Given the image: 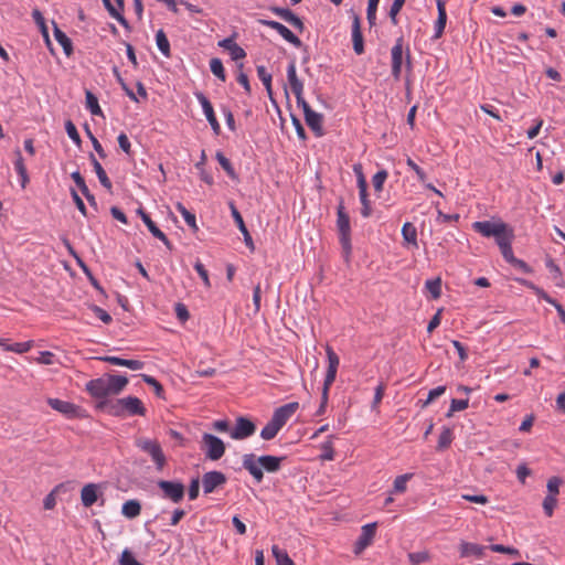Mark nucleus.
Listing matches in <instances>:
<instances>
[{"label":"nucleus","instance_id":"1","mask_svg":"<svg viewBox=\"0 0 565 565\" xmlns=\"http://www.w3.org/2000/svg\"><path fill=\"white\" fill-rule=\"evenodd\" d=\"M128 384V379L122 375H105L86 383V391L94 398H105L119 394Z\"/></svg>","mask_w":565,"mask_h":565},{"label":"nucleus","instance_id":"2","mask_svg":"<svg viewBox=\"0 0 565 565\" xmlns=\"http://www.w3.org/2000/svg\"><path fill=\"white\" fill-rule=\"evenodd\" d=\"M337 227L339 232V241L341 247L343 249L344 258L348 262L351 256L352 245H351V225L350 217L345 212V207L341 202L337 209Z\"/></svg>","mask_w":565,"mask_h":565},{"label":"nucleus","instance_id":"3","mask_svg":"<svg viewBox=\"0 0 565 565\" xmlns=\"http://www.w3.org/2000/svg\"><path fill=\"white\" fill-rule=\"evenodd\" d=\"M472 228L484 237H493L497 243L513 232V230L502 221H478L472 224Z\"/></svg>","mask_w":565,"mask_h":565},{"label":"nucleus","instance_id":"4","mask_svg":"<svg viewBox=\"0 0 565 565\" xmlns=\"http://www.w3.org/2000/svg\"><path fill=\"white\" fill-rule=\"evenodd\" d=\"M201 449L207 459H221L225 452V444L213 434L204 433L201 440Z\"/></svg>","mask_w":565,"mask_h":565},{"label":"nucleus","instance_id":"5","mask_svg":"<svg viewBox=\"0 0 565 565\" xmlns=\"http://www.w3.org/2000/svg\"><path fill=\"white\" fill-rule=\"evenodd\" d=\"M158 487L162 491L163 498L179 503L185 494V487L181 481L159 480Z\"/></svg>","mask_w":565,"mask_h":565},{"label":"nucleus","instance_id":"6","mask_svg":"<svg viewBox=\"0 0 565 565\" xmlns=\"http://www.w3.org/2000/svg\"><path fill=\"white\" fill-rule=\"evenodd\" d=\"M201 481L204 494H210L216 491L217 489L223 488L224 484L227 482V477L225 476V473L221 471L213 470L205 472L202 476Z\"/></svg>","mask_w":565,"mask_h":565},{"label":"nucleus","instance_id":"7","mask_svg":"<svg viewBox=\"0 0 565 565\" xmlns=\"http://www.w3.org/2000/svg\"><path fill=\"white\" fill-rule=\"evenodd\" d=\"M256 431V425L247 417L239 416L236 418L235 425L231 430V438L245 439Z\"/></svg>","mask_w":565,"mask_h":565},{"label":"nucleus","instance_id":"8","mask_svg":"<svg viewBox=\"0 0 565 565\" xmlns=\"http://www.w3.org/2000/svg\"><path fill=\"white\" fill-rule=\"evenodd\" d=\"M404 41L403 38H398L395 41V44L391 49V60H392V75L398 81L401 78L403 57H404Z\"/></svg>","mask_w":565,"mask_h":565},{"label":"nucleus","instance_id":"9","mask_svg":"<svg viewBox=\"0 0 565 565\" xmlns=\"http://www.w3.org/2000/svg\"><path fill=\"white\" fill-rule=\"evenodd\" d=\"M195 97H196L198 102L200 103V105L202 106L203 113H204L209 124L211 125L213 132L215 135H220L221 126L216 119V116H215V113H214L211 102L201 92H196Z\"/></svg>","mask_w":565,"mask_h":565},{"label":"nucleus","instance_id":"10","mask_svg":"<svg viewBox=\"0 0 565 565\" xmlns=\"http://www.w3.org/2000/svg\"><path fill=\"white\" fill-rule=\"evenodd\" d=\"M376 533V523H369L362 526V533L354 544V554H361L371 543Z\"/></svg>","mask_w":565,"mask_h":565},{"label":"nucleus","instance_id":"11","mask_svg":"<svg viewBox=\"0 0 565 565\" xmlns=\"http://www.w3.org/2000/svg\"><path fill=\"white\" fill-rule=\"evenodd\" d=\"M259 23L277 31L287 42L296 47L301 46V41L287 26L274 20H259Z\"/></svg>","mask_w":565,"mask_h":565},{"label":"nucleus","instance_id":"12","mask_svg":"<svg viewBox=\"0 0 565 565\" xmlns=\"http://www.w3.org/2000/svg\"><path fill=\"white\" fill-rule=\"evenodd\" d=\"M327 358H328V370L324 377L323 385L327 387H331L333 382L335 381L338 367L340 364V359L338 354L333 351V349L329 345L326 348Z\"/></svg>","mask_w":565,"mask_h":565},{"label":"nucleus","instance_id":"13","mask_svg":"<svg viewBox=\"0 0 565 565\" xmlns=\"http://www.w3.org/2000/svg\"><path fill=\"white\" fill-rule=\"evenodd\" d=\"M513 238H514V233L512 232L511 234H508V236H505L503 239H500V242L497 244L501 250L503 258L508 263L518 265L522 268H526V264L523 260L516 259L513 255V250H512Z\"/></svg>","mask_w":565,"mask_h":565},{"label":"nucleus","instance_id":"14","mask_svg":"<svg viewBox=\"0 0 565 565\" xmlns=\"http://www.w3.org/2000/svg\"><path fill=\"white\" fill-rule=\"evenodd\" d=\"M299 404L297 402L288 403L279 408H277L271 417V419L280 427L287 423V420L296 413Z\"/></svg>","mask_w":565,"mask_h":565},{"label":"nucleus","instance_id":"15","mask_svg":"<svg viewBox=\"0 0 565 565\" xmlns=\"http://www.w3.org/2000/svg\"><path fill=\"white\" fill-rule=\"evenodd\" d=\"M352 43L353 50L358 55L364 53V41L361 31V20L360 17L355 13L353 14L352 20Z\"/></svg>","mask_w":565,"mask_h":565},{"label":"nucleus","instance_id":"16","mask_svg":"<svg viewBox=\"0 0 565 565\" xmlns=\"http://www.w3.org/2000/svg\"><path fill=\"white\" fill-rule=\"evenodd\" d=\"M97 359L103 361V362L113 364V365L128 367V369H130L132 371L142 370L143 366H145V363L142 361H139V360H127V359H121V358L113 356V355L99 356Z\"/></svg>","mask_w":565,"mask_h":565},{"label":"nucleus","instance_id":"17","mask_svg":"<svg viewBox=\"0 0 565 565\" xmlns=\"http://www.w3.org/2000/svg\"><path fill=\"white\" fill-rule=\"evenodd\" d=\"M47 404L56 412L67 416L75 417L78 412V406L74 405L71 402L58 399V398H49Z\"/></svg>","mask_w":565,"mask_h":565},{"label":"nucleus","instance_id":"18","mask_svg":"<svg viewBox=\"0 0 565 565\" xmlns=\"http://www.w3.org/2000/svg\"><path fill=\"white\" fill-rule=\"evenodd\" d=\"M118 404L127 411L129 415H145V407L142 405V402L132 396L124 397L118 401Z\"/></svg>","mask_w":565,"mask_h":565},{"label":"nucleus","instance_id":"19","mask_svg":"<svg viewBox=\"0 0 565 565\" xmlns=\"http://www.w3.org/2000/svg\"><path fill=\"white\" fill-rule=\"evenodd\" d=\"M287 78L295 97H299L303 92V83L297 76L296 63L292 61L287 67Z\"/></svg>","mask_w":565,"mask_h":565},{"label":"nucleus","instance_id":"20","mask_svg":"<svg viewBox=\"0 0 565 565\" xmlns=\"http://www.w3.org/2000/svg\"><path fill=\"white\" fill-rule=\"evenodd\" d=\"M305 120L308 127L316 134V136H323V116L315 110L307 111Z\"/></svg>","mask_w":565,"mask_h":565},{"label":"nucleus","instance_id":"21","mask_svg":"<svg viewBox=\"0 0 565 565\" xmlns=\"http://www.w3.org/2000/svg\"><path fill=\"white\" fill-rule=\"evenodd\" d=\"M437 3V11H438V18L435 22V35L434 38L435 39H439L444 31H445V28H446V22H447V12H446V3L444 0H437L436 1Z\"/></svg>","mask_w":565,"mask_h":565},{"label":"nucleus","instance_id":"22","mask_svg":"<svg viewBox=\"0 0 565 565\" xmlns=\"http://www.w3.org/2000/svg\"><path fill=\"white\" fill-rule=\"evenodd\" d=\"M137 445L140 449L147 452L152 459H163L162 450L157 440L139 439Z\"/></svg>","mask_w":565,"mask_h":565},{"label":"nucleus","instance_id":"23","mask_svg":"<svg viewBox=\"0 0 565 565\" xmlns=\"http://www.w3.org/2000/svg\"><path fill=\"white\" fill-rule=\"evenodd\" d=\"M98 499V486L88 483L81 491V500L85 508L92 507Z\"/></svg>","mask_w":565,"mask_h":565},{"label":"nucleus","instance_id":"24","mask_svg":"<svg viewBox=\"0 0 565 565\" xmlns=\"http://www.w3.org/2000/svg\"><path fill=\"white\" fill-rule=\"evenodd\" d=\"M139 214L141 215V218H142L143 223L146 224V226L148 227V230L150 231V233L154 237H157L158 239L163 242V244L169 247L170 242H169L167 235L156 225V223L150 218V216L147 213H145L142 210H139Z\"/></svg>","mask_w":565,"mask_h":565},{"label":"nucleus","instance_id":"25","mask_svg":"<svg viewBox=\"0 0 565 565\" xmlns=\"http://www.w3.org/2000/svg\"><path fill=\"white\" fill-rule=\"evenodd\" d=\"M460 557L476 556L481 558L484 556L486 547L476 543L462 541L459 546Z\"/></svg>","mask_w":565,"mask_h":565},{"label":"nucleus","instance_id":"26","mask_svg":"<svg viewBox=\"0 0 565 565\" xmlns=\"http://www.w3.org/2000/svg\"><path fill=\"white\" fill-rule=\"evenodd\" d=\"M14 154H15L14 169H15L17 173L20 175L21 188L25 189L28 183H29V181H30L29 174H28V171H26V167L24 164V161H23L22 153H21L20 149H15L14 150Z\"/></svg>","mask_w":565,"mask_h":565},{"label":"nucleus","instance_id":"27","mask_svg":"<svg viewBox=\"0 0 565 565\" xmlns=\"http://www.w3.org/2000/svg\"><path fill=\"white\" fill-rule=\"evenodd\" d=\"M402 236L405 245L418 248L417 230L414 224L406 222L402 227Z\"/></svg>","mask_w":565,"mask_h":565},{"label":"nucleus","instance_id":"28","mask_svg":"<svg viewBox=\"0 0 565 565\" xmlns=\"http://www.w3.org/2000/svg\"><path fill=\"white\" fill-rule=\"evenodd\" d=\"M358 188H359V195H360V201L362 203V210H361V214L363 217H369L370 214H371V205H370V201L367 199V183H366V180L365 179H362L359 180L358 182Z\"/></svg>","mask_w":565,"mask_h":565},{"label":"nucleus","instance_id":"29","mask_svg":"<svg viewBox=\"0 0 565 565\" xmlns=\"http://www.w3.org/2000/svg\"><path fill=\"white\" fill-rule=\"evenodd\" d=\"M90 161H92V164L94 167V170L97 174V178L100 182V184L107 189L108 191L111 190L113 188V184H111V181L109 180V178L107 177L104 168L102 167V164L97 161V159L94 157V154H90Z\"/></svg>","mask_w":565,"mask_h":565},{"label":"nucleus","instance_id":"30","mask_svg":"<svg viewBox=\"0 0 565 565\" xmlns=\"http://www.w3.org/2000/svg\"><path fill=\"white\" fill-rule=\"evenodd\" d=\"M141 504L138 500L131 499L122 504L121 513L128 519H135L140 515Z\"/></svg>","mask_w":565,"mask_h":565},{"label":"nucleus","instance_id":"31","mask_svg":"<svg viewBox=\"0 0 565 565\" xmlns=\"http://www.w3.org/2000/svg\"><path fill=\"white\" fill-rule=\"evenodd\" d=\"M54 38L58 42V44L63 47L64 53L67 56H71L73 53V44L71 39L56 25L54 26Z\"/></svg>","mask_w":565,"mask_h":565},{"label":"nucleus","instance_id":"32","mask_svg":"<svg viewBox=\"0 0 565 565\" xmlns=\"http://www.w3.org/2000/svg\"><path fill=\"white\" fill-rule=\"evenodd\" d=\"M256 71L258 78L262 81L267 90L268 97L273 99L271 74L263 65H258Z\"/></svg>","mask_w":565,"mask_h":565},{"label":"nucleus","instance_id":"33","mask_svg":"<svg viewBox=\"0 0 565 565\" xmlns=\"http://www.w3.org/2000/svg\"><path fill=\"white\" fill-rule=\"evenodd\" d=\"M156 43H157L159 51L166 57H170V55H171L170 43H169V40H168L166 33L163 32V30L157 31Z\"/></svg>","mask_w":565,"mask_h":565},{"label":"nucleus","instance_id":"34","mask_svg":"<svg viewBox=\"0 0 565 565\" xmlns=\"http://www.w3.org/2000/svg\"><path fill=\"white\" fill-rule=\"evenodd\" d=\"M86 108L95 116H103V110L98 104L97 97L90 92L86 90Z\"/></svg>","mask_w":565,"mask_h":565},{"label":"nucleus","instance_id":"35","mask_svg":"<svg viewBox=\"0 0 565 565\" xmlns=\"http://www.w3.org/2000/svg\"><path fill=\"white\" fill-rule=\"evenodd\" d=\"M243 467L249 471L257 482H260L264 477V469L258 461H243Z\"/></svg>","mask_w":565,"mask_h":565},{"label":"nucleus","instance_id":"36","mask_svg":"<svg viewBox=\"0 0 565 565\" xmlns=\"http://www.w3.org/2000/svg\"><path fill=\"white\" fill-rule=\"evenodd\" d=\"M271 552L277 562V565H295L288 553L284 550H280L277 545L271 547Z\"/></svg>","mask_w":565,"mask_h":565},{"label":"nucleus","instance_id":"37","mask_svg":"<svg viewBox=\"0 0 565 565\" xmlns=\"http://www.w3.org/2000/svg\"><path fill=\"white\" fill-rule=\"evenodd\" d=\"M426 290L430 294L433 299H438L441 296V279H429L425 282Z\"/></svg>","mask_w":565,"mask_h":565},{"label":"nucleus","instance_id":"38","mask_svg":"<svg viewBox=\"0 0 565 565\" xmlns=\"http://www.w3.org/2000/svg\"><path fill=\"white\" fill-rule=\"evenodd\" d=\"M175 209L177 211L183 216L185 223L192 227L193 230H198V226H196V218H195V215L193 213H191L189 210H186V207L178 202L175 204Z\"/></svg>","mask_w":565,"mask_h":565},{"label":"nucleus","instance_id":"39","mask_svg":"<svg viewBox=\"0 0 565 565\" xmlns=\"http://www.w3.org/2000/svg\"><path fill=\"white\" fill-rule=\"evenodd\" d=\"M280 429L281 428L273 419H270L262 429L260 436L265 440H270L278 434Z\"/></svg>","mask_w":565,"mask_h":565},{"label":"nucleus","instance_id":"40","mask_svg":"<svg viewBox=\"0 0 565 565\" xmlns=\"http://www.w3.org/2000/svg\"><path fill=\"white\" fill-rule=\"evenodd\" d=\"M210 70L222 82L226 81L225 70L220 58L214 57L210 61Z\"/></svg>","mask_w":565,"mask_h":565},{"label":"nucleus","instance_id":"41","mask_svg":"<svg viewBox=\"0 0 565 565\" xmlns=\"http://www.w3.org/2000/svg\"><path fill=\"white\" fill-rule=\"evenodd\" d=\"M521 282L529 289L533 290L539 298L545 300L547 303L553 305L555 302L553 298H551L542 288L537 287L532 281L523 279Z\"/></svg>","mask_w":565,"mask_h":565},{"label":"nucleus","instance_id":"42","mask_svg":"<svg viewBox=\"0 0 565 565\" xmlns=\"http://www.w3.org/2000/svg\"><path fill=\"white\" fill-rule=\"evenodd\" d=\"M230 209H231L232 216H233L238 230L241 231V233L244 236H248V230L244 223V220L233 202H230Z\"/></svg>","mask_w":565,"mask_h":565},{"label":"nucleus","instance_id":"43","mask_svg":"<svg viewBox=\"0 0 565 565\" xmlns=\"http://www.w3.org/2000/svg\"><path fill=\"white\" fill-rule=\"evenodd\" d=\"M413 473L397 476L394 480L393 492L403 493L406 491V483L413 478Z\"/></svg>","mask_w":565,"mask_h":565},{"label":"nucleus","instance_id":"44","mask_svg":"<svg viewBox=\"0 0 565 565\" xmlns=\"http://www.w3.org/2000/svg\"><path fill=\"white\" fill-rule=\"evenodd\" d=\"M32 347H33L32 341L17 342L13 344L8 343V345H6V351L22 354V353L30 351Z\"/></svg>","mask_w":565,"mask_h":565},{"label":"nucleus","instance_id":"45","mask_svg":"<svg viewBox=\"0 0 565 565\" xmlns=\"http://www.w3.org/2000/svg\"><path fill=\"white\" fill-rule=\"evenodd\" d=\"M563 483V479L561 477L554 476L547 480V495H552L553 498H557L559 493V486Z\"/></svg>","mask_w":565,"mask_h":565},{"label":"nucleus","instance_id":"46","mask_svg":"<svg viewBox=\"0 0 565 565\" xmlns=\"http://www.w3.org/2000/svg\"><path fill=\"white\" fill-rule=\"evenodd\" d=\"M429 558H430V555L427 551L408 553V559H409L411 565H419V564L426 563L429 561Z\"/></svg>","mask_w":565,"mask_h":565},{"label":"nucleus","instance_id":"47","mask_svg":"<svg viewBox=\"0 0 565 565\" xmlns=\"http://www.w3.org/2000/svg\"><path fill=\"white\" fill-rule=\"evenodd\" d=\"M468 406H469V399L468 398H466V399H457V398L451 399L450 407H449L448 413H447V417H451L454 415V413H456V412L465 411L466 408H468Z\"/></svg>","mask_w":565,"mask_h":565},{"label":"nucleus","instance_id":"48","mask_svg":"<svg viewBox=\"0 0 565 565\" xmlns=\"http://www.w3.org/2000/svg\"><path fill=\"white\" fill-rule=\"evenodd\" d=\"M215 158L221 164V167L226 171L227 175L234 179L236 174L232 167L231 161L221 151L216 152Z\"/></svg>","mask_w":565,"mask_h":565},{"label":"nucleus","instance_id":"49","mask_svg":"<svg viewBox=\"0 0 565 565\" xmlns=\"http://www.w3.org/2000/svg\"><path fill=\"white\" fill-rule=\"evenodd\" d=\"M387 177L388 173L386 170H381L373 175L372 183L376 192H381L383 190V185Z\"/></svg>","mask_w":565,"mask_h":565},{"label":"nucleus","instance_id":"50","mask_svg":"<svg viewBox=\"0 0 565 565\" xmlns=\"http://www.w3.org/2000/svg\"><path fill=\"white\" fill-rule=\"evenodd\" d=\"M212 429L218 431V433H225L231 436L232 425L228 419H217L214 420L212 424Z\"/></svg>","mask_w":565,"mask_h":565},{"label":"nucleus","instance_id":"51","mask_svg":"<svg viewBox=\"0 0 565 565\" xmlns=\"http://www.w3.org/2000/svg\"><path fill=\"white\" fill-rule=\"evenodd\" d=\"M379 3H380V0H369L367 9H366V19L371 26H373L375 24L376 10H377Z\"/></svg>","mask_w":565,"mask_h":565},{"label":"nucleus","instance_id":"52","mask_svg":"<svg viewBox=\"0 0 565 565\" xmlns=\"http://www.w3.org/2000/svg\"><path fill=\"white\" fill-rule=\"evenodd\" d=\"M446 392V386L440 385L429 391L428 396L426 401L423 403V407H427L429 404H431L435 399L440 397Z\"/></svg>","mask_w":565,"mask_h":565},{"label":"nucleus","instance_id":"53","mask_svg":"<svg viewBox=\"0 0 565 565\" xmlns=\"http://www.w3.org/2000/svg\"><path fill=\"white\" fill-rule=\"evenodd\" d=\"M489 548L492 552H495V553H502V554H509V555H513V556H520V551L518 548L505 546V545H502V544H492V545L489 546Z\"/></svg>","mask_w":565,"mask_h":565},{"label":"nucleus","instance_id":"54","mask_svg":"<svg viewBox=\"0 0 565 565\" xmlns=\"http://www.w3.org/2000/svg\"><path fill=\"white\" fill-rule=\"evenodd\" d=\"M404 3H405V0H394L393 4L391 6L388 14H390L391 21L394 25H397V23H398L397 14L402 10Z\"/></svg>","mask_w":565,"mask_h":565},{"label":"nucleus","instance_id":"55","mask_svg":"<svg viewBox=\"0 0 565 565\" xmlns=\"http://www.w3.org/2000/svg\"><path fill=\"white\" fill-rule=\"evenodd\" d=\"M199 494H200V477L196 476L191 479V482H190L189 489H188V495H189L190 500H195V499H198Z\"/></svg>","mask_w":565,"mask_h":565},{"label":"nucleus","instance_id":"56","mask_svg":"<svg viewBox=\"0 0 565 565\" xmlns=\"http://www.w3.org/2000/svg\"><path fill=\"white\" fill-rule=\"evenodd\" d=\"M543 510L547 516H552L554 509L557 505V498H553L552 495H546L543 500Z\"/></svg>","mask_w":565,"mask_h":565},{"label":"nucleus","instance_id":"57","mask_svg":"<svg viewBox=\"0 0 565 565\" xmlns=\"http://www.w3.org/2000/svg\"><path fill=\"white\" fill-rule=\"evenodd\" d=\"M120 565H143L142 563L138 562L134 554L129 550H124L120 558H119Z\"/></svg>","mask_w":565,"mask_h":565},{"label":"nucleus","instance_id":"58","mask_svg":"<svg viewBox=\"0 0 565 565\" xmlns=\"http://www.w3.org/2000/svg\"><path fill=\"white\" fill-rule=\"evenodd\" d=\"M65 130L67 132V136L77 145L79 146L81 145V137H79V134L76 129V126L71 121V120H67L65 122Z\"/></svg>","mask_w":565,"mask_h":565},{"label":"nucleus","instance_id":"59","mask_svg":"<svg viewBox=\"0 0 565 565\" xmlns=\"http://www.w3.org/2000/svg\"><path fill=\"white\" fill-rule=\"evenodd\" d=\"M194 269L196 270V273L199 274V276L203 280L204 286L206 288H210L211 287V282H210V278H209V273L205 269L204 265L200 260H198L194 264Z\"/></svg>","mask_w":565,"mask_h":565},{"label":"nucleus","instance_id":"60","mask_svg":"<svg viewBox=\"0 0 565 565\" xmlns=\"http://www.w3.org/2000/svg\"><path fill=\"white\" fill-rule=\"evenodd\" d=\"M329 391H330V387H327L326 385L322 386V392H321V403H320V406L316 413L317 416H321L324 414L326 412V408H327V405H328V401H329Z\"/></svg>","mask_w":565,"mask_h":565},{"label":"nucleus","instance_id":"61","mask_svg":"<svg viewBox=\"0 0 565 565\" xmlns=\"http://www.w3.org/2000/svg\"><path fill=\"white\" fill-rule=\"evenodd\" d=\"M35 361L39 364L51 365L55 363V355L50 351H42Z\"/></svg>","mask_w":565,"mask_h":565},{"label":"nucleus","instance_id":"62","mask_svg":"<svg viewBox=\"0 0 565 565\" xmlns=\"http://www.w3.org/2000/svg\"><path fill=\"white\" fill-rule=\"evenodd\" d=\"M406 164L416 173L420 182H424L426 180L425 171L413 159L407 158Z\"/></svg>","mask_w":565,"mask_h":565},{"label":"nucleus","instance_id":"63","mask_svg":"<svg viewBox=\"0 0 565 565\" xmlns=\"http://www.w3.org/2000/svg\"><path fill=\"white\" fill-rule=\"evenodd\" d=\"M117 140H118V145H119L120 149L128 156L131 154V143H130L127 135L121 132L118 136Z\"/></svg>","mask_w":565,"mask_h":565},{"label":"nucleus","instance_id":"64","mask_svg":"<svg viewBox=\"0 0 565 565\" xmlns=\"http://www.w3.org/2000/svg\"><path fill=\"white\" fill-rule=\"evenodd\" d=\"M452 440V431L450 428H444L443 431L439 435V446L440 447H447L450 445Z\"/></svg>","mask_w":565,"mask_h":565}]
</instances>
